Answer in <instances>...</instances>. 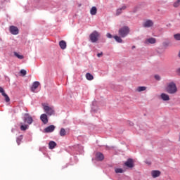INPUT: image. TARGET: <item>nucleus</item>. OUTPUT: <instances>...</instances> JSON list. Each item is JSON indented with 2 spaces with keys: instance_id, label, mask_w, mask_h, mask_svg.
<instances>
[{
  "instance_id": "ddd939ff",
  "label": "nucleus",
  "mask_w": 180,
  "mask_h": 180,
  "mask_svg": "<svg viewBox=\"0 0 180 180\" xmlns=\"http://www.w3.org/2000/svg\"><path fill=\"white\" fill-rule=\"evenodd\" d=\"M40 119L44 124H47V123H49V118H47V115L46 114L41 115Z\"/></svg>"
},
{
  "instance_id": "473e14b6",
  "label": "nucleus",
  "mask_w": 180,
  "mask_h": 180,
  "mask_svg": "<svg viewBox=\"0 0 180 180\" xmlns=\"http://www.w3.org/2000/svg\"><path fill=\"white\" fill-rule=\"evenodd\" d=\"M102 56H103V52H101V53L97 54V57H98V58L102 57Z\"/></svg>"
},
{
  "instance_id": "5701e85b",
  "label": "nucleus",
  "mask_w": 180,
  "mask_h": 180,
  "mask_svg": "<svg viewBox=\"0 0 180 180\" xmlns=\"http://www.w3.org/2000/svg\"><path fill=\"white\" fill-rule=\"evenodd\" d=\"M59 134L61 137H64V136L67 134V131H65V129L61 128L59 132Z\"/></svg>"
},
{
  "instance_id": "6ab92c4d",
  "label": "nucleus",
  "mask_w": 180,
  "mask_h": 180,
  "mask_svg": "<svg viewBox=\"0 0 180 180\" xmlns=\"http://www.w3.org/2000/svg\"><path fill=\"white\" fill-rule=\"evenodd\" d=\"M160 97L162 99V101H169V96H168V94L162 93L160 95Z\"/></svg>"
},
{
  "instance_id": "c756f323",
  "label": "nucleus",
  "mask_w": 180,
  "mask_h": 180,
  "mask_svg": "<svg viewBox=\"0 0 180 180\" xmlns=\"http://www.w3.org/2000/svg\"><path fill=\"white\" fill-rule=\"evenodd\" d=\"M116 174H123V169L117 168L115 169Z\"/></svg>"
},
{
  "instance_id": "aec40b11",
  "label": "nucleus",
  "mask_w": 180,
  "mask_h": 180,
  "mask_svg": "<svg viewBox=\"0 0 180 180\" xmlns=\"http://www.w3.org/2000/svg\"><path fill=\"white\" fill-rule=\"evenodd\" d=\"M97 12H98V8H96V7H95V6H93V7L91 8V10H90V13H91V15H96Z\"/></svg>"
},
{
  "instance_id": "423d86ee",
  "label": "nucleus",
  "mask_w": 180,
  "mask_h": 180,
  "mask_svg": "<svg viewBox=\"0 0 180 180\" xmlns=\"http://www.w3.org/2000/svg\"><path fill=\"white\" fill-rule=\"evenodd\" d=\"M0 94H1L2 96L5 98V101L6 102H10L11 98H9V96L5 93V90H4V88L0 87Z\"/></svg>"
},
{
  "instance_id": "9b49d317",
  "label": "nucleus",
  "mask_w": 180,
  "mask_h": 180,
  "mask_svg": "<svg viewBox=\"0 0 180 180\" xmlns=\"http://www.w3.org/2000/svg\"><path fill=\"white\" fill-rule=\"evenodd\" d=\"M39 86H40V82H34L32 84V86H31L32 92H34L36 91V89H37V88H39Z\"/></svg>"
},
{
  "instance_id": "e433bc0d",
  "label": "nucleus",
  "mask_w": 180,
  "mask_h": 180,
  "mask_svg": "<svg viewBox=\"0 0 180 180\" xmlns=\"http://www.w3.org/2000/svg\"><path fill=\"white\" fill-rule=\"evenodd\" d=\"M79 6H81V4H79Z\"/></svg>"
},
{
  "instance_id": "39448f33",
  "label": "nucleus",
  "mask_w": 180,
  "mask_h": 180,
  "mask_svg": "<svg viewBox=\"0 0 180 180\" xmlns=\"http://www.w3.org/2000/svg\"><path fill=\"white\" fill-rule=\"evenodd\" d=\"M25 123H27V124H32L33 123V118L29 114H25L24 117Z\"/></svg>"
},
{
  "instance_id": "7c9ffc66",
  "label": "nucleus",
  "mask_w": 180,
  "mask_h": 180,
  "mask_svg": "<svg viewBox=\"0 0 180 180\" xmlns=\"http://www.w3.org/2000/svg\"><path fill=\"white\" fill-rule=\"evenodd\" d=\"M20 73L21 74V75H22V77H25V75H26V71L25 70H21Z\"/></svg>"
},
{
  "instance_id": "f3484780",
  "label": "nucleus",
  "mask_w": 180,
  "mask_h": 180,
  "mask_svg": "<svg viewBox=\"0 0 180 180\" xmlns=\"http://www.w3.org/2000/svg\"><path fill=\"white\" fill-rule=\"evenodd\" d=\"M57 146V143L54 141H51L49 143V147L50 150H53V148H56Z\"/></svg>"
},
{
  "instance_id": "4be33fe9",
  "label": "nucleus",
  "mask_w": 180,
  "mask_h": 180,
  "mask_svg": "<svg viewBox=\"0 0 180 180\" xmlns=\"http://www.w3.org/2000/svg\"><path fill=\"white\" fill-rule=\"evenodd\" d=\"M147 89V87L146 86H138L136 89V92H143V91H146Z\"/></svg>"
},
{
  "instance_id": "412c9836",
  "label": "nucleus",
  "mask_w": 180,
  "mask_h": 180,
  "mask_svg": "<svg viewBox=\"0 0 180 180\" xmlns=\"http://www.w3.org/2000/svg\"><path fill=\"white\" fill-rule=\"evenodd\" d=\"M113 38L117 43H123V39H122V37H120L117 35H115L113 37Z\"/></svg>"
},
{
  "instance_id": "f704fd0d",
  "label": "nucleus",
  "mask_w": 180,
  "mask_h": 180,
  "mask_svg": "<svg viewBox=\"0 0 180 180\" xmlns=\"http://www.w3.org/2000/svg\"><path fill=\"white\" fill-rule=\"evenodd\" d=\"M176 74L177 75H180V68L177 69Z\"/></svg>"
},
{
  "instance_id": "6e6552de",
  "label": "nucleus",
  "mask_w": 180,
  "mask_h": 180,
  "mask_svg": "<svg viewBox=\"0 0 180 180\" xmlns=\"http://www.w3.org/2000/svg\"><path fill=\"white\" fill-rule=\"evenodd\" d=\"M124 165L128 168H133L134 167V164L133 162V159L129 158L125 162Z\"/></svg>"
},
{
  "instance_id": "393cba45",
  "label": "nucleus",
  "mask_w": 180,
  "mask_h": 180,
  "mask_svg": "<svg viewBox=\"0 0 180 180\" xmlns=\"http://www.w3.org/2000/svg\"><path fill=\"white\" fill-rule=\"evenodd\" d=\"M22 140H23V136L20 135V136H18L16 139V143L18 144V146H20V143H22Z\"/></svg>"
},
{
  "instance_id": "9d476101",
  "label": "nucleus",
  "mask_w": 180,
  "mask_h": 180,
  "mask_svg": "<svg viewBox=\"0 0 180 180\" xmlns=\"http://www.w3.org/2000/svg\"><path fill=\"white\" fill-rule=\"evenodd\" d=\"M152 26H154V22L151 20H147L143 23V27H152Z\"/></svg>"
},
{
  "instance_id": "7ed1b4c3",
  "label": "nucleus",
  "mask_w": 180,
  "mask_h": 180,
  "mask_svg": "<svg viewBox=\"0 0 180 180\" xmlns=\"http://www.w3.org/2000/svg\"><path fill=\"white\" fill-rule=\"evenodd\" d=\"M99 36H101L99 32H98L97 31H94L89 35V39L91 40V43H96V41H98V40H99Z\"/></svg>"
},
{
  "instance_id": "2eb2a0df",
  "label": "nucleus",
  "mask_w": 180,
  "mask_h": 180,
  "mask_svg": "<svg viewBox=\"0 0 180 180\" xmlns=\"http://www.w3.org/2000/svg\"><path fill=\"white\" fill-rule=\"evenodd\" d=\"M151 175H152L153 178H158V176H160V175H161V172H160L158 170H153L151 172Z\"/></svg>"
},
{
  "instance_id": "c9c22d12",
  "label": "nucleus",
  "mask_w": 180,
  "mask_h": 180,
  "mask_svg": "<svg viewBox=\"0 0 180 180\" xmlns=\"http://www.w3.org/2000/svg\"><path fill=\"white\" fill-rule=\"evenodd\" d=\"M165 46H168V44H165Z\"/></svg>"
},
{
  "instance_id": "f257e3e1",
  "label": "nucleus",
  "mask_w": 180,
  "mask_h": 180,
  "mask_svg": "<svg viewBox=\"0 0 180 180\" xmlns=\"http://www.w3.org/2000/svg\"><path fill=\"white\" fill-rule=\"evenodd\" d=\"M166 91L167 94H170V95H174V94H176L178 92V88L176 87V84L175 82H172L167 84L166 87Z\"/></svg>"
},
{
  "instance_id": "f8f14e48",
  "label": "nucleus",
  "mask_w": 180,
  "mask_h": 180,
  "mask_svg": "<svg viewBox=\"0 0 180 180\" xmlns=\"http://www.w3.org/2000/svg\"><path fill=\"white\" fill-rule=\"evenodd\" d=\"M96 159L97 161H103L105 160V156L101 152H98L96 154Z\"/></svg>"
},
{
  "instance_id": "a878e982",
  "label": "nucleus",
  "mask_w": 180,
  "mask_h": 180,
  "mask_svg": "<svg viewBox=\"0 0 180 180\" xmlns=\"http://www.w3.org/2000/svg\"><path fill=\"white\" fill-rule=\"evenodd\" d=\"M86 78L88 79V81H92V79H94V76L91 75V73H86Z\"/></svg>"
},
{
  "instance_id": "4468645a",
  "label": "nucleus",
  "mask_w": 180,
  "mask_h": 180,
  "mask_svg": "<svg viewBox=\"0 0 180 180\" xmlns=\"http://www.w3.org/2000/svg\"><path fill=\"white\" fill-rule=\"evenodd\" d=\"M56 129V127L54 125H50L48 127L44 129L45 133H53V131Z\"/></svg>"
},
{
  "instance_id": "c85d7f7f",
  "label": "nucleus",
  "mask_w": 180,
  "mask_h": 180,
  "mask_svg": "<svg viewBox=\"0 0 180 180\" xmlns=\"http://www.w3.org/2000/svg\"><path fill=\"white\" fill-rule=\"evenodd\" d=\"M174 39L177 41H180V33L175 34L174 35Z\"/></svg>"
},
{
  "instance_id": "0eeeda50",
  "label": "nucleus",
  "mask_w": 180,
  "mask_h": 180,
  "mask_svg": "<svg viewBox=\"0 0 180 180\" xmlns=\"http://www.w3.org/2000/svg\"><path fill=\"white\" fill-rule=\"evenodd\" d=\"M10 33L14 35L19 34V29H18L17 27L12 25L10 27Z\"/></svg>"
},
{
  "instance_id": "1a4fd4ad",
  "label": "nucleus",
  "mask_w": 180,
  "mask_h": 180,
  "mask_svg": "<svg viewBox=\"0 0 180 180\" xmlns=\"http://www.w3.org/2000/svg\"><path fill=\"white\" fill-rule=\"evenodd\" d=\"M157 42V40L155 39V38H148L147 39L145 40L144 43L145 44H155V43Z\"/></svg>"
},
{
  "instance_id": "20e7f679",
  "label": "nucleus",
  "mask_w": 180,
  "mask_h": 180,
  "mask_svg": "<svg viewBox=\"0 0 180 180\" xmlns=\"http://www.w3.org/2000/svg\"><path fill=\"white\" fill-rule=\"evenodd\" d=\"M44 110L49 116L54 115V108L48 105H44Z\"/></svg>"
},
{
  "instance_id": "b1692460",
  "label": "nucleus",
  "mask_w": 180,
  "mask_h": 180,
  "mask_svg": "<svg viewBox=\"0 0 180 180\" xmlns=\"http://www.w3.org/2000/svg\"><path fill=\"white\" fill-rule=\"evenodd\" d=\"M28 127H29V125L23 124V123H21L20 130L22 131H25L27 130Z\"/></svg>"
},
{
  "instance_id": "cd10ccee",
  "label": "nucleus",
  "mask_w": 180,
  "mask_h": 180,
  "mask_svg": "<svg viewBox=\"0 0 180 180\" xmlns=\"http://www.w3.org/2000/svg\"><path fill=\"white\" fill-rule=\"evenodd\" d=\"M174 8H179L180 6V0H176L174 4H173Z\"/></svg>"
},
{
  "instance_id": "a211bd4d",
  "label": "nucleus",
  "mask_w": 180,
  "mask_h": 180,
  "mask_svg": "<svg viewBox=\"0 0 180 180\" xmlns=\"http://www.w3.org/2000/svg\"><path fill=\"white\" fill-rule=\"evenodd\" d=\"M126 6H123L122 8L117 9L116 11V16H119V15H121L122 11H124L126 9Z\"/></svg>"
},
{
  "instance_id": "72a5a7b5",
  "label": "nucleus",
  "mask_w": 180,
  "mask_h": 180,
  "mask_svg": "<svg viewBox=\"0 0 180 180\" xmlns=\"http://www.w3.org/2000/svg\"><path fill=\"white\" fill-rule=\"evenodd\" d=\"M155 79H158V81H160V79H161L159 75H155Z\"/></svg>"
},
{
  "instance_id": "2f4dec72",
  "label": "nucleus",
  "mask_w": 180,
  "mask_h": 180,
  "mask_svg": "<svg viewBox=\"0 0 180 180\" xmlns=\"http://www.w3.org/2000/svg\"><path fill=\"white\" fill-rule=\"evenodd\" d=\"M106 37H108V39H112V37H113V36H112V34L110 33H107Z\"/></svg>"
},
{
  "instance_id": "bb28decb",
  "label": "nucleus",
  "mask_w": 180,
  "mask_h": 180,
  "mask_svg": "<svg viewBox=\"0 0 180 180\" xmlns=\"http://www.w3.org/2000/svg\"><path fill=\"white\" fill-rule=\"evenodd\" d=\"M14 56L17 57V58H18L19 60H23V58H25V57L22 55H20L17 52H14Z\"/></svg>"
},
{
  "instance_id": "f03ea898",
  "label": "nucleus",
  "mask_w": 180,
  "mask_h": 180,
  "mask_svg": "<svg viewBox=\"0 0 180 180\" xmlns=\"http://www.w3.org/2000/svg\"><path fill=\"white\" fill-rule=\"evenodd\" d=\"M129 33H130V28L127 26L122 27L118 30V34L122 38L126 37Z\"/></svg>"
},
{
  "instance_id": "dca6fc26",
  "label": "nucleus",
  "mask_w": 180,
  "mask_h": 180,
  "mask_svg": "<svg viewBox=\"0 0 180 180\" xmlns=\"http://www.w3.org/2000/svg\"><path fill=\"white\" fill-rule=\"evenodd\" d=\"M59 46L60 49H62V50H65V49H67V43L65 42V41H60L59 42Z\"/></svg>"
}]
</instances>
